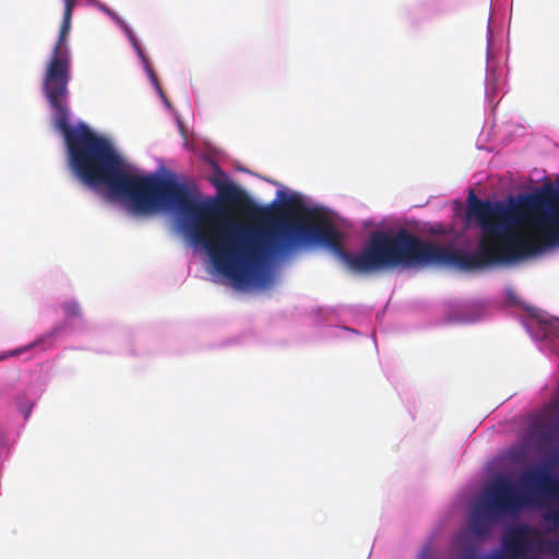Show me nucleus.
I'll list each match as a JSON object with an SVG mask.
<instances>
[{"label":"nucleus","instance_id":"obj_4","mask_svg":"<svg viewBox=\"0 0 559 559\" xmlns=\"http://www.w3.org/2000/svg\"><path fill=\"white\" fill-rule=\"evenodd\" d=\"M530 507L544 509L543 520L548 532L559 527V477H550L544 469H524L516 485L500 475L488 484L473 507L471 530L477 537L490 534L491 528L506 518L516 516Z\"/></svg>","mask_w":559,"mask_h":559},{"label":"nucleus","instance_id":"obj_9","mask_svg":"<svg viewBox=\"0 0 559 559\" xmlns=\"http://www.w3.org/2000/svg\"><path fill=\"white\" fill-rule=\"evenodd\" d=\"M72 12H73V9H71L70 4L64 5L63 17H62V22H61L60 31H59V33H61L62 35L69 36V34H70Z\"/></svg>","mask_w":559,"mask_h":559},{"label":"nucleus","instance_id":"obj_15","mask_svg":"<svg viewBox=\"0 0 559 559\" xmlns=\"http://www.w3.org/2000/svg\"><path fill=\"white\" fill-rule=\"evenodd\" d=\"M465 537H466L465 535H461V536H460V539H461V540H462V539H465Z\"/></svg>","mask_w":559,"mask_h":559},{"label":"nucleus","instance_id":"obj_2","mask_svg":"<svg viewBox=\"0 0 559 559\" xmlns=\"http://www.w3.org/2000/svg\"><path fill=\"white\" fill-rule=\"evenodd\" d=\"M558 199L550 185L532 194H522L516 202L483 201L474 191L467 198V218H475L480 238L475 252L441 246L419 238L418 267L451 265L462 271H475L507 264L540 253L545 248L535 217Z\"/></svg>","mask_w":559,"mask_h":559},{"label":"nucleus","instance_id":"obj_13","mask_svg":"<svg viewBox=\"0 0 559 559\" xmlns=\"http://www.w3.org/2000/svg\"><path fill=\"white\" fill-rule=\"evenodd\" d=\"M31 409H32V406H29L25 412H24V417L27 418L31 414Z\"/></svg>","mask_w":559,"mask_h":559},{"label":"nucleus","instance_id":"obj_1","mask_svg":"<svg viewBox=\"0 0 559 559\" xmlns=\"http://www.w3.org/2000/svg\"><path fill=\"white\" fill-rule=\"evenodd\" d=\"M218 199L200 201L187 186L162 178L136 211L148 214L176 209L195 245L214 267L239 285L265 286L270 260L298 245H320L334 251L355 274L418 267L419 237L406 228L374 231L359 253L342 248L340 231L297 195L283 203L258 205L233 183L212 180Z\"/></svg>","mask_w":559,"mask_h":559},{"label":"nucleus","instance_id":"obj_8","mask_svg":"<svg viewBox=\"0 0 559 559\" xmlns=\"http://www.w3.org/2000/svg\"><path fill=\"white\" fill-rule=\"evenodd\" d=\"M108 14L118 23V25L123 29L126 35L128 36L129 40L131 41L132 46L134 47L135 51L141 58H144V53L140 47V44L138 39L135 38L133 32L131 28L115 13H111L108 11Z\"/></svg>","mask_w":559,"mask_h":559},{"label":"nucleus","instance_id":"obj_14","mask_svg":"<svg viewBox=\"0 0 559 559\" xmlns=\"http://www.w3.org/2000/svg\"><path fill=\"white\" fill-rule=\"evenodd\" d=\"M218 174L225 178V174L223 171L219 170Z\"/></svg>","mask_w":559,"mask_h":559},{"label":"nucleus","instance_id":"obj_6","mask_svg":"<svg viewBox=\"0 0 559 559\" xmlns=\"http://www.w3.org/2000/svg\"><path fill=\"white\" fill-rule=\"evenodd\" d=\"M508 559L527 556L549 555L559 559V538L548 539L539 530L521 524L509 528L502 542Z\"/></svg>","mask_w":559,"mask_h":559},{"label":"nucleus","instance_id":"obj_11","mask_svg":"<svg viewBox=\"0 0 559 559\" xmlns=\"http://www.w3.org/2000/svg\"><path fill=\"white\" fill-rule=\"evenodd\" d=\"M62 310L67 318L74 319L81 316V307L75 301H69L62 305Z\"/></svg>","mask_w":559,"mask_h":559},{"label":"nucleus","instance_id":"obj_5","mask_svg":"<svg viewBox=\"0 0 559 559\" xmlns=\"http://www.w3.org/2000/svg\"><path fill=\"white\" fill-rule=\"evenodd\" d=\"M528 432L550 453L542 465L527 469H544L550 477H557L552 472L559 468V391L548 404L531 415Z\"/></svg>","mask_w":559,"mask_h":559},{"label":"nucleus","instance_id":"obj_3","mask_svg":"<svg viewBox=\"0 0 559 559\" xmlns=\"http://www.w3.org/2000/svg\"><path fill=\"white\" fill-rule=\"evenodd\" d=\"M68 35L59 33L47 63L43 92L49 104L55 128L63 135L71 167L87 186H105L114 199L128 202L136 213L163 177L133 175L108 140L96 134L87 124L69 123L71 60L66 46Z\"/></svg>","mask_w":559,"mask_h":559},{"label":"nucleus","instance_id":"obj_7","mask_svg":"<svg viewBox=\"0 0 559 559\" xmlns=\"http://www.w3.org/2000/svg\"><path fill=\"white\" fill-rule=\"evenodd\" d=\"M558 199L551 206H545L535 217L536 224L539 226V236L544 240V245L554 247L559 245V206Z\"/></svg>","mask_w":559,"mask_h":559},{"label":"nucleus","instance_id":"obj_12","mask_svg":"<svg viewBox=\"0 0 559 559\" xmlns=\"http://www.w3.org/2000/svg\"><path fill=\"white\" fill-rule=\"evenodd\" d=\"M75 2H76V0H64V5L70 4V5H71V9H73V8H74V5H75Z\"/></svg>","mask_w":559,"mask_h":559},{"label":"nucleus","instance_id":"obj_10","mask_svg":"<svg viewBox=\"0 0 559 559\" xmlns=\"http://www.w3.org/2000/svg\"><path fill=\"white\" fill-rule=\"evenodd\" d=\"M59 328L58 326H55L49 333H47L46 335L37 338L35 342H33L32 344H29L28 346L24 347V348H21V349H17L15 352H13L12 354L13 355H17L20 353H23L25 349L27 348H32V347H35V346H38V345H41L44 343H46L48 340H51L52 336H55L58 332H59Z\"/></svg>","mask_w":559,"mask_h":559}]
</instances>
